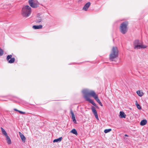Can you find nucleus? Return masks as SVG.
Masks as SVG:
<instances>
[{
    "label": "nucleus",
    "instance_id": "obj_1",
    "mask_svg": "<svg viewBox=\"0 0 148 148\" xmlns=\"http://www.w3.org/2000/svg\"><path fill=\"white\" fill-rule=\"evenodd\" d=\"M133 47L134 49H140L146 48L147 46L143 44L142 41L138 40H136L133 42Z\"/></svg>",
    "mask_w": 148,
    "mask_h": 148
},
{
    "label": "nucleus",
    "instance_id": "obj_2",
    "mask_svg": "<svg viewBox=\"0 0 148 148\" xmlns=\"http://www.w3.org/2000/svg\"><path fill=\"white\" fill-rule=\"evenodd\" d=\"M31 8L28 5L23 7L22 10V14L23 17H27L31 14Z\"/></svg>",
    "mask_w": 148,
    "mask_h": 148
},
{
    "label": "nucleus",
    "instance_id": "obj_3",
    "mask_svg": "<svg viewBox=\"0 0 148 148\" xmlns=\"http://www.w3.org/2000/svg\"><path fill=\"white\" fill-rule=\"evenodd\" d=\"M119 50L116 47H113L111 52L109 56V58L111 61H113L114 59L118 56Z\"/></svg>",
    "mask_w": 148,
    "mask_h": 148
},
{
    "label": "nucleus",
    "instance_id": "obj_4",
    "mask_svg": "<svg viewBox=\"0 0 148 148\" xmlns=\"http://www.w3.org/2000/svg\"><path fill=\"white\" fill-rule=\"evenodd\" d=\"M91 90H84L82 91L83 93L84 94V97L86 100L90 103L92 105L94 106H96V103L94 101L91 99L90 98L89 96H90L88 93Z\"/></svg>",
    "mask_w": 148,
    "mask_h": 148
},
{
    "label": "nucleus",
    "instance_id": "obj_5",
    "mask_svg": "<svg viewBox=\"0 0 148 148\" xmlns=\"http://www.w3.org/2000/svg\"><path fill=\"white\" fill-rule=\"evenodd\" d=\"M128 24V23L127 21L123 22L121 24L120 29L121 32L122 34H125L127 32Z\"/></svg>",
    "mask_w": 148,
    "mask_h": 148
},
{
    "label": "nucleus",
    "instance_id": "obj_6",
    "mask_svg": "<svg viewBox=\"0 0 148 148\" xmlns=\"http://www.w3.org/2000/svg\"><path fill=\"white\" fill-rule=\"evenodd\" d=\"M90 96L93 97L97 102L101 106H103L102 103L100 101V100L98 98V95L93 90H91L88 93Z\"/></svg>",
    "mask_w": 148,
    "mask_h": 148
},
{
    "label": "nucleus",
    "instance_id": "obj_7",
    "mask_svg": "<svg viewBox=\"0 0 148 148\" xmlns=\"http://www.w3.org/2000/svg\"><path fill=\"white\" fill-rule=\"evenodd\" d=\"M12 56L11 55H8L6 58L7 60L10 63H12L15 61V58H12Z\"/></svg>",
    "mask_w": 148,
    "mask_h": 148
},
{
    "label": "nucleus",
    "instance_id": "obj_8",
    "mask_svg": "<svg viewBox=\"0 0 148 148\" xmlns=\"http://www.w3.org/2000/svg\"><path fill=\"white\" fill-rule=\"evenodd\" d=\"M29 3L30 5L32 8H36L37 7L38 4L33 2V0H29Z\"/></svg>",
    "mask_w": 148,
    "mask_h": 148
},
{
    "label": "nucleus",
    "instance_id": "obj_9",
    "mask_svg": "<svg viewBox=\"0 0 148 148\" xmlns=\"http://www.w3.org/2000/svg\"><path fill=\"white\" fill-rule=\"evenodd\" d=\"M91 110L96 119L97 120H99V119L98 116V114L95 108L94 107L92 106L91 108Z\"/></svg>",
    "mask_w": 148,
    "mask_h": 148
},
{
    "label": "nucleus",
    "instance_id": "obj_10",
    "mask_svg": "<svg viewBox=\"0 0 148 148\" xmlns=\"http://www.w3.org/2000/svg\"><path fill=\"white\" fill-rule=\"evenodd\" d=\"M90 2H87L85 5L84 6V7L83 8V10L85 11H87V10L88 9L90 6Z\"/></svg>",
    "mask_w": 148,
    "mask_h": 148
},
{
    "label": "nucleus",
    "instance_id": "obj_11",
    "mask_svg": "<svg viewBox=\"0 0 148 148\" xmlns=\"http://www.w3.org/2000/svg\"><path fill=\"white\" fill-rule=\"evenodd\" d=\"M71 115L73 121L74 123H75L76 122V121L75 120V115L72 110H71Z\"/></svg>",
    "mask_w": 148,
    "mask_h": 148
},
{
    "label": "nucleus",
    "instance_id": "obj_12",
    "mask_svg": "<svg viewBox=\"0 0 148 148\" xmlns=\"http://www.w3.org/2000/svg\"><path fill=\"white\" fill-rule=\"evenodd\" d=\"M20 137L22 140L23 142H25V140L26 139V138L24 136V135L21 132H19V133Z\"/></svg>",
    "mask_w": 148,
    "mask_h": 148
},
{
    "label": "nucleus",
    "instance_id": "obj_13",
    "mask_svg": "<svg viewBox=\"0 0 148 148\" xmlns=\"http://www.w3.org/2000/svg\"><path fill=\"white\" fill-rule=\"evenodd\" d=\"M119 117L121 118H125L126 117V115L123 112L121 111L120 112Z\"/></svg>",
    "mask_w": 148,
    "mask_h": 148
},
{
    "label": "nucleus",
    "instance_id": "obj_14",
    "mask_svg": "<svg viewBox=\"0 0 148 148\" xmlns=\"http://www.w3.org/2000/svg\"><path fill=\"white\" fill-rule=\"evenodd\" d=\"M33 28L35 29H41L42 27V26L41 25H34L33 26Z\"/></svg>",
    "mask_w": 148,
    "mask_h": 148
},
{
    "label": "nucleus",
    "instance_id": "obj_15",
    "mask_svg": "<svg viewBox=\"0 0 148 148\" xmlns=\"http://www.w3.org/2000/svg\"><path fill=\"white\" fill-rule=\"evenodd\" d=\"M147 121L146 120H143L140 122V125L142 126L144 125L147 124Z\"/></svg>",
    "mask_w": 148,
    "mask_h": 148
},
{
    "label": "nucleus",
    "instance_id": "obj_16",
    "mask_svg": "<svg viewBox=\"0 0 148 148\" xmlns=\"http://www.w3.org/2000/svg\"><path fill=\"white\" fill-rule=\"evenodd\" d=\"M6 138V140L7 141V143L8 144H10L11 143V140L10 138L8 136L5 137Z\"/></svg>",
    "mask_w": 148,
    "mask_h": 148
},
{
    "label": "nucleus",
    "instance_id": "obj_17",
    "mask_svg": "<svg viewBox=\"0 0 148 148\" xmlns=\"http://www.w3.org/2000/svg\"><path fill=\"white\" fill-rule=\"evenodd\" d=\"M1 129L2 133L5 137L8 136L5 131L2 127H1Z\"/></svg>",
    "mask_w": 148,
    "mask_h": 148
},
{
    "label": "nucleus",
    "instance_id": "obj_18",
    "mask_svg": "<svg viewBox=\"0 0 148 148\" xmlns=\"http://www.w3.org/2000/svg\"><path fill=\"white\" fill-rule=\"evenodd\" d=\"M62 139V137H60L58 139H54L53 140V142H60Z\"/></svg>",
    "mask_w": 148,
    "mask_h": 148
},
{
    "label": "nucleus",
    "instance_id": "obj_19",
    "mask_svg": "<svg viewBox=\"0 0 148 148\" xmlns=\"http://www.w3.org/2000/svg\"><path fill=\"white\" fill-rule=\"evenodd\" d=\"M137 94L140 97H142L143 95V92L140 90H138L136 92Z\"/></svg>",
    "mask_w": 148,
    "mask_h": 148
},
{
    "label": "nucleus",
    "instance_id": "obj_20",
    "mask_svg": "<svg viewBox=\"0 0 148 148\" xmlns=\"http://www.w3.org/2000/svg\"><path fill=\"white\" fill-rule=\"evenodd\" d=\"M71 133H73V134H75L76 135H77L78 134L77 131L75 129H73L71 131Z\"/></svg>",
    "mask_w": 148,
    "mask_h": 148
},
{
    "label": "nucleus",
    "instance_id": "obj_21",
    "mask_svg": "<svg viewBox=\"0 0 148 148\" xmlns=\"http://www.w3.org/2000/svg\"><path fill=\"white\" fill-rule=\"evenodd\" d=\"M136 105L137 106V107L138 109H139V110H140L141 109V106L140 105L138 104L137 101H136Z\"/></svg>",
    "mask_w": 148,
    "mask_h": 148
},
{
    "label": "nucleus",
    "instance_id": "obj_22",
    "mask_svg": "<svg viewBox=\"0 0 148 148\" xmlns=\"http://www.w3.org/2000/svg\"><path fill=\"white\" fill-rule=\"evenodd\" d=\"M111 130V129H106L104 130V132L105 133H107L110 132Z\"/></svg>",
    "mask_w": 148,
    "mask_h": 148
},
{
    "label": "nucleus",
    "instance_id": "obj_23",
    "mask_svg": "<svg viewBox=\"0 0 148 148\" xmlns=\"http://www.w3.org/2000/svg\"><path fill=\"white\" fill-rule=\"evenodd\" d=\"M3 53V50L0 48V56H2Z\"/></svg>",
    "mask_w": 148,
    "mask_h": 148
},
{
    "label": "nucleus",
    "instance_id": "obj_24",
    "mask_svg": "<svg viewBox=\"0 0 148 148\" xmlns=\"http://www.w3.org/2000/svg\"><path fill=\"white\" fill-rule=\"evenodd\" d=\"M18 112H19L21 114H24L25 113V112H22L20 111H18Z\"/></svg>",
    "mask_w": 148,
    "mask_h": 148
},
{
    "label": "nucleus",
    "instance_id": "obj_25",
    "mask_svg": "<svg viewBox=\"0 0 148 148\" xmlns=\"http://www.w3.org/2000/svg\"><path fill=\"white\" fill-rule=\"evenodd\" d=\"M41 21V19H40L38 21H37V22L39 23V22H40Z\"/></svg>",
    "mask_w": 148,
    "mask_h": 148
},
{
    "label": "nucleus",
    "instance_id": "obj_26",
    "mask_svg": "<svg viewBox=\"0 0 148 148\" xmlns=\"http://www.w3.org/2000/svg\"><path fill=\"white\" fill-rule=\"evenodd\" d=\"M14 110L15 111H18H18H19L18 110H17L16 109H14Z\"/></svg>",
    "mask_w": 148,
    "mask_h": 148
},
{
    "label": "nucleus",
    "instance_id": "obj_27",
    "mask_svg": "<svg viewBox=\"0 0 148 148\" xmlns=\"http://www.w3.org/2000/svg\"><path fill=\"white\" fill-rule=\"evenodd\" d=\"M125 136H127V137L128 136L126 134H125Z\"/></svg>",
    "mask_w": 148,
    "mask_h": 148
}]
</instances>
